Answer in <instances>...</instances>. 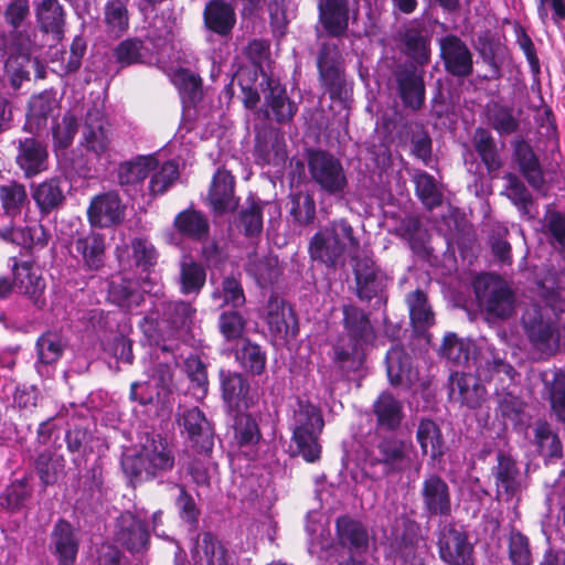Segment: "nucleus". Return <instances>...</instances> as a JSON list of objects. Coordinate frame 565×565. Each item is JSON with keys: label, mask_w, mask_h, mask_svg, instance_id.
Masks as SVG:
<instances>
[{"label": "nucleus", "mask_w": 565, "mask_h": 565, "mask_svg": "<svg viewBox=\"0 0 565 565\" xmlns=\"http://www.w3.org/2000/svg\"><path fill=\"white\" fill-rule=\"evenodd\" d=\"M195 308L183 300H160L154 303L140 321V329L150 344L161 351H172L173 344L168 341L190 328L195 316Z\"/></svg>", "instance_id": "nucleus-1"}, {"label": "nucleus", "mask_w": 565, "mask_h": 565, "mask_svg": "<svg viewBox=\"0 0 565 565\" xmlns=\"http://www.w3.org/2000/svg\"><path fill=\"white\" fill-rule=\"evenodd\" d=\"M174 457L166 440L159 435L147 433L141 438L140 449L135 455L124 456L121 467L131 480H150L170 471Z\"/></svg>", "instance_id": "nucleus-2"}, {"label": "nucleus", "mask_w": 565, "mask_h": 565, "mask_svg": "<svg viewBox=\"0 0 565 565\" xmlns=\"http://www.w3.org/2000/svg\"><path fill=\"white\" fill-rule=\"evenodd\" d=\"M359 241L353 235V228L344 220L333 221L330 226L318 231L309 243L310 257L313 260L333 266L345 254L355 250Z\"/></svg>", "instance_id": "nucleus-3"}, {"label": "nucleus", "mask_w": 565, "mask_h": 565, "mask_svg": "<svg viewBox=\"0 0 565 565\" xmlns=\"http://www.w3.org/2000/svg\"><path fill=\"white\" fill-rule=\"evenodd\" d=\"M308 171L318 190L335 199L348 192L349 180L343 163L327 150L311 149L307 153Z\"/></svg>", "instance_id": "nucleus-4"}, {"label": "nucleus", "mask_w": 565, "mask_h": 565, "mask_svg": "<svg viewBox=\"0 0 565 565\" xmlns=\"http://www.w3.org/2000/svg\"><path fill=\"white\" fill-rule=\"evenodd\" d=\"M323 427L320 409L305 397H297V407L294 409L292 439L298 452L308 462L320 458L321 447L318 437Z\"/></svg>", "instance_id": "nucleus-5"}, {"label": "nucleus", "mask_w": 565, "mask_h": 565, "mask_svg": "<svg viewBox=\"0 0 565 565\" xmlns=\"http://www.w3.org/2000/svg\"><path fill=\"white\" fill-rule=\"evenodd\" d=\"M524 333L532 348L544 355H552L559 345L555 322L548 317L546 308L533 306L522 316Z\"/></svg>", "instance_id": "nucleus-6"}, {"label": "nucleus", "mask_w": 565, "mask_h": 565, "mask_svg": "<svg viewBox=\"0 0 565 565\" xmlns=\"http://www.w3.org/2000/svg\"><path fill=\"white\" fill-rule=\"evenodd\" d=\"M480 306L492 318H510L515 308V298L510 287L499 277H479L475 284Z\"/></svg>", "instance_id": "nucleus-7"}, {"label": "nucleus", "mask_w": 565, "mask_h": 565, "mask_svg": "<svg viewBox=\"0 0 565 565\" xmlns=\"http://www.w3.org/2000/svg\"><path fill=\"white\" fill-rule=\"evenodd\" d=\"M249 391H222L227 413L234 419L235 438L241 446L256 444L260 433L255 419L245 411L248 408Z\"/></svg>", "instance_id": "nucleus-8"}, {"label": "nucleus", "mask_w": 565, "mask_h": 565, "mask_svg": "<svg viewBox=\"0 0 565 565\" xmlns=\"http://www.w3.org/2000/svg\"><path fill=\"white\" fill-rule=\"evenodd\" d=\"M353 273L356 285V296L361 301L370 302L376 299L377 302L384 298L387 286V276L376 266L372 256H354Z\"/></svg>", "instance_id": "nucleus-9"}, {"label": "nucleus", "mask_w": 565, "mask_h": 565, "mask_svg": "<svg viewBox=\"0 0 565 565\" xmlns=\"http://www.w3.org/2000/svg\"><path fill=\"white\" fill-rule=\"evenodd\" d=\"M146 518L147 512L143 509L120 513L116 519L115 541L131 553L147 550L150 535Z\"/></svg>", "instance_id": "nucleus-10"}, {"label": "nucleus", "mask_w": 565, "mask_h": 565, "mask_svg": "<svg viewBox=\"0 0 565 565\" xmlns=\"http://www.w3.org/2000/svg\"><path fill=\"white\" fill-rule=\"evenodd\" d=\"M511 146V163L525 179L529 185L540 191L545 186V173L539 154L531 142L523 136L513 138Z\"/></svg>", "instance_id": "nucleus-11"}, {"label": "nucleus", "mask_w": 565, "mask_h": 565, "mask_svg": "<svg viewBox=\"0 0 565 565\" xmlns=\"http://www.w3.org/2000/svg\"><path fill=\"white\" fill-rule=\"evenodd\" d=\"M423 511L428 518L439 516L447 519L451 515V492L446 480L435 473L424 477L420 488Z\"/></svg>", "instance_id": "nucleus-12"}, {"label": "nucleus", "mask_w": 565, "mask_h": 565, "mask_svg": "<svg viewBox=\"0 0 565 565\" xmlns=\"http://www.w3.org/2000/svg\"><path fill=\"white\" fill-rule=\"evenodd\" d=\"M397 94L405 108L418 110L425 102L423 71L413 63L399 65L394 72Z\"/></svg>", "instance_id": "nucleus-13"}, {"label": "nucleus", "mask_w": 565, "mask_h": 565, "mask_svg": "<svg viewBox=\"0 0 565 565\" xmlns=\"http://www.w3.org/2000/svg\"><path fill=\"white\" fill-rule=\"evenodd\" d=\"M439 556L447 565H473V547L467 534L451 524L440 527L438 534Z\"/></svg>", "instance_id": "nucleus-14"}, {"label": "nucleus", "mask_w": 565, "mask_h": 565, "mask_svg": "<svg viewBox=\"0 0 565 565\" xmlns=\"http://www.w3.org/2000/svg\"><path fill=\"white\" fill-rule=\"evenodd\" d=\"M440 57L445 71L458 78L471 75L473 71L472 53L457 35L448 34L439 40Z\"/></svg>", "instance_id": "nucleus-15"}, {"label": "nucleus", "mask_w": 565, "mask_h": 565, "mask_svg": "<svg viewBox=\"0 0 565 565\" xmlns=\"http://www.w3.org/2000/svg\"><path fill=\"white\" fill-rule=\"evenodd\" d=\"M150 347V360L143 362L146 380L142 384L148 388H171L177 369L174 348L164 352L158 349L156 353V345Z\"/></svg>", "instance_id": "nucleus-16"}, {"label": "nucleus", "mask_w": 565, "mask_h": 565, "mask_svg": "<svg viewBox=\"0 0 565 565\" xmlns=\"http://www.w3.org/2000/svg\"><path fill=\"white\" fill-rule=\"evenodd\" d=\"M235 178L225 170L218 168L213 174L210 190L209 203L215 215L232 213L238 206V198L235 195Z\"/></svg>", "instance_id": "nucleus-17"}, {"label": "nucleus", "mask_w": 565, "mask_h": 565, "mask_svg": "<svg viewBox=\"0 0 565 565\" xmlns=\"http://www.w3.org/2000/svg\"><path fill=\"white\" fill-rule=\"evenodd\" d=\"M79 548L77 530L66 520L60 519L50 536V550L58 565H74Z\"/></svg>", "instance_id": "nucleus-18"}, {"label": "nucleus", "mask_w": 565, "mask_h": 565, "mask_svg": "<svg viewBox=\"0 0 565 565\" xmlns=\"http://www.w3.org/2000/svg\"><path fill=\"white\" fill-rule=\"evenodd\" d=\"M65 342L61 334L52 331L42 333L35 342V369L41 377L50 379L55 365L63 356Z\"/></svg>", "instance_id": "nucleus-19"}, {"label": "nucleus", "mask_w": 565, "mask_h": 565, "mask_svg": "<svg viewBox=\"0 0 565 565\" xmlns=\"http://www.w3.org/2000/svg\"><path fill=\"white\" fill-rule=\"evenodd\" d=\"M411 362V356L402 345H392L385 355L386 373L390 383L394 386H405L404 388H427L424 383L415 384L417 374L412 370Z\"/></svg>", "instance_id": "nucleus-20"}, {"label": "nucleus", "mask_w": 565, "mask_h": 565, "mask_svg": "<svg viewBox=\"0 0 565 565\" xmlns=\"http://www.w3.org/2000/svg\"><path fill=\"white\" fill-rule=\"evenodd\" d=\"M157 166L158 159L152 154L137 156L131 160L124 161L118 167V183L126 193L132 195V192L142 188L143 181Z\"/></svg>", "instance_id": "nucleus-21"}, {"label": "nucleus", "mask_w": 565, "mask_h": 565, "mask_svg": "<svg viewBox=\"0 0 565 565\" xmlns=\"http://www.w3.org/2000/svg\"><path fill=\"white\" fill-rule=\"evenodd\" d=\"M35 20L42 33L60 42L65 34L66 13L58 0H39L34 3Z\"/></svg>", "instance_id": "nucleus-22"}, {"label": "nucleus", "mask_w": 565, "mask_h": 565, "mask_svg": "<svg viewBox=\"0 0 565 565\" xmlns=\"http://www.w3.org/2000/svg\"><path fill=\"white\" fill-rule=\"evenodd\" d=\"M498 463L492 468V476L495 481L498 497L510 500L521 491L522 475L516 461L510 456L499 452Z\"/></svg>", "instance_id": "nucleus-23"}, {"label": "nucleus", "mask_w": 565, "mask_h": 565, "mask_svg": "<svg viewBox=\"0 0 565 565\" xmlns=\"http://www.w3.org/2000/svg\"><path fill=\"white\" fill-rule=\"evenodd\" d=\"M376 418V428L395 431L404 418V404L391 391H382L372 405Z\"/></svg>", "instance_id": "nucleus-24"}, {"label": "nucleus", "mask_w": 565, "mask_h": 565, "mask_svg": "<svg viewBox=\"0 0 565 565\" xmlns=\"http://www.w3.org/2000/svg\"><path fill=\"white\" fill-rule=\"evenodd\" d=\"M125 206L117 193L107 192L97 195L88 207V217L92 224L108 227L121 222Z\"/></svg>", "instance_id": "nucleus-25"}, {"label": "nucleus", "mask_w": 565, "mask_h": 565, "mask_svg": "<svg viewBox=\"0 0 565 565\" xmlns=\"http://www.w3.org/2000/svg\"><path fill=\"white\" fill-rule=\"evenodd\" d=\"M203 21L209 31L227 38L236 23L235 9L226 0H210L203 11Z\"/></svg>", "instance_id": "nucleus-26"}, {"label": "nucleus", "mask_w": 565, "mask_h": 565, "mask_svg": "<svg viewBox=\"0 0 565 565\" xmlns=\"http://www.w3.org/2000/svg\"><path fill=\"white\" fill-rule=\"evenodd\" d=\"M266 322L271 335L277 340L289 341L298 333L297 319L292 310L277 299L270 298L268 301Z\"/></svg>", "instance_id": "nucleus-27"}, {"label": "nucleus", "mask_w": 565, "mask_h": 565, "mask_svg": "<svg viewBox=\"0 0 565 565\" xmlns=\"http://www.w3.org/2000/svg\"><path fill=\"white\" fill-rule=\"evenodd\" d=\"M47 149L35 138L20 140L17 163L24 175L32 178L47 169Z\"/></svg>", "instance_id": "nucleus-28"}, {"label": "nucleus", "mask_w": 565, "mask_h": 565, "mask_svg": "<svg viewBox=\"0 0 565 565\" xmlns=\"http://www.w3.org/2000/svg\"><path fill=\"white\" fill-rule=\"evenodd\" d=\"M191 561L193 565H227V550L215 535L204 532L191 547Z\"/></svg>", "instance_id": "nucleus-29"}, {"label": "nucleus", "mask_w": 565, "mask_h": 565, "mask_svg": "<svg viewBox=\"0 0 565 565\" xmlns=\"http://www.w3.org/2000/svg\"><path fill=\"white\" fill-rule=\"evenodd\" d=\"M108 297L121 310L131 315L138 313V308L146 300V295L140 290L139 282L125 277L111 280Z\"/></svg>", "instance_id": "nucleus-30"}, {"label": "nucleus", "mask_w": 565, "mask_h": 565, "mask_svg": "<svg viewBox=\"0 0 565 565\" xmlns=\"http://www.w3.org/2000/svg\"><path fill=\"white\" fill-rule=\"evenodd\" d=\"M173 225L177 234H171L169 242L174 245L179 244L177 235L198 242L205 238L210 230L206 216L193 209H188L177 214Z\"/></svg>", "instance_id": "nucleus-31"}, {"label": "nucleus", "mask_w": 565, "mask_h": 565, "mask_svg": "<svg viewBox=\"0 0 565 565\" xmlns=\"http://www.w3.org/2000/svg\"><path fill=\"white\" fill-rule=\"evenodd\" d=\"M319 20L330 36H342L349 24L348 0H320Z\"/></svg>", "instance_id": "nucleus-32"}, {"label": "nucleus", "mask_w": 565, "mask_h": 565, "mask_svg": "<svg viewBox=\"0 0 565 565\" xmlns=\"http://www.w3.org/2000/svg\"><path fill=\"white\" fill-rule=\"evenodd\" d=\"M265 106L267 116L271 114L277 122L290 121L298 110L296 103L288 97L286 88L274 81H268Z\"/></svg>", "instance_id": "nucleus-33"}, {"label": "nucleus", "mask_w": 565, "mask_h": 565, "mask_svg": "<svg viewBox=\"0 0 565 565\" xmlns=\"http://www.w3.org/2000/svg\"><path fill=\"white\" fill-rule=\"evenodd\" d=\"M392 535L396 547L405 557L413 555L415 548L424 542L420 524L405 514L396 518Z\"/></svg>", "instance_id": "nucleus-34"}, {"label": "nucleus", "mask_w": 565, "mask_h": 565, "mask_svg": "<svg viewBox=\"0 0 565 565\" xmlns=\"http://www.w3.org/2000/svg\"><path fill=\"white\" fill-rule=\"evenodd\" d=\"M206 281V270L202 264L195 262L190 255L180 259L179 289L183 296L198 297Z\"/></svg>", "instance_id": "nucleus-35"}, {"label": "nucleus", "mask_w": 565, "mask_h": 565, "mask_svg": "<svg viewBox=\"0 0 565 565\" xmlns=\"http://www.w3.org/2000/svg\"><path fill=\"white\" fill-rule=\"evenodd\" d=\"M475 352V343L470 339L459 338L454 332L444 335L438 350L440 358L445 359L450 367H465Z\"/></svg>", "instance_id": "nucleus-36"}, {"label": "nucleus", "mask_w": 565, "mask_h": 565, "mask_svg": "<svg viewBox=\"0 0 565 565\" xmlns=\"http://www.w3.org/2000/svg\"><path fill=\"white\" fill-rule=\"evenodd\" d=\"M172 84L179 92L184 109L194 107L202 98V81L194 72L179 67L170 75Z\"/></svg>", "instance_id": "nucleus-37"}, {"label": "nucleus", "mask_w": 565, "mask_h": 565, "mask_svg": "<svg viewBox=\"0 0 565 565\" xmlns=\"http://www.w3.org/2000/svg\"><path fill=\"white\" fill-rule=\"evenodd\" d=\"M473 147L488 174L495 178L503 166V161L491 132L484 128H477L473 136Z\"/></svg>", "instance_id": "nucleus-38"}, {"label": "nucleus", "mask_w": 565, "mask_h": 565, "mask_svg": "<svg viewBox=\"0 0 565 565\" xmlns=\"http://www.w3.org/2000/svg\"><path fill=\"white\" fill-rule=\"evenodd\" d=\"M32 199L41 215L60 209L65 200L62 181L58 178H51L36 184L32 190Z\"/></svg>", "instance_id": "nucleus-39"}, {"label": "nucleus", "mask_w": 565, "mask_h": 565, "mask_svg": "<svg viewBox=\"0 0 565 565\" xmlns=\"http://www.w3.org/2000/svg\"><path fill=\"white\" fill-rule=\"evenodd\" d=\"M13 282L19 292L26 296L36 308L41 309L45 306V298L43 297L44 279L33 271L28 264L17 267Z\"/></svg>", "instance_id": "nucleus-40"}, {"label": "nucleus", "mask_w": 565, "mask_h": 565, "mask_svg": "<svg viewBox=\"0 0 565 565\" xmlns=\"http://www.w3.org/2000/svg\"><path fill=\"white\" fill-rule=\"evenodd\" d=\"M340 58L341 54L337 44L322 43L317 58V66L322 83L328 87L335 86L340 83Z\"/></svg>", "instance_id": "nucleus-41"}, {"label": "nucleus", "mask_w": 565, "mask_h": 565, "mask_svg": "<svg viewBox=\"0 0 565 565\" xmlns=\"http://www.w3.org/2000/svg\"><path fill=\"white\" fill-rule=\"evenodd\" d=\"M74 247L88 269L97 270L103 266L105 257L103 235L90 232L85 236H79L74 241Z\"/></svg>", "instance_id": "nucleus-42"}, {"label": "nucleus", "mask_w": 565, "mask_h": 565, "mask_svg": "<svg viewBox=\"0 0 565 565\" xmlns=\"http://www.w3.org/2000/svg\"><path fill=\"white\" fill-rule=\"evenodd\" d=\"M343 323L348 338L366 344L373 338V328L367 315L355 306H344Z\"/></svg>", "instance_id": "nucleus-43"}, {"label": "nucleus", "mask_w": 565, "mask_h": 565, "mask_svg": "<svg viewBox=\"0 0 565 565\" xmlns=\"http://www.w3.org/2000/svg\"><path fill=\"white\" fill-rule=\"evenodd\" d=\"M183 426L192 441L205 450L212 448V428L202 411L198 407L188 409L183 414Z\"/></svg>", "instance_id": "nucleus-44"}, {"label": "nucleus", "mask_w": 565, "mask_h": 565, "mask_svg": "<svg viewBox=\"0 0 565 565\" xmlns=\"http://www.w3.org/2000/svg\"><path fill=\"white\" fill-rule=\"evenodd\" d=\"M417 441L425 455L433 460L440 459L445 454V445L438 425L431 419H422L416 431Z\"/></svg>", "instance_id": "nucleus-45"}, {"label": "nucleus", "mask_w": 565, "mask_h": 565, "mask_svg": "<svg viewBox=\"0 0 565 565\" xmlns=\"http://www.w3.org/2000/svg\"><path fill=\"white\" fill-rule=\"evenodd\" d=\"M335 530L339 543L344 547L360 548L367 545V532L361 522L343 515L337 519Z\"/></svg>", "instance_id": "nucleus-46"}, {"label": "nucleus", "mask_w": 565, "mask_h": 565, "mask_svg": "<svg viewBox=\"0 0 565 565\" xmlns=\"http://www.w3.org/2000/svg\"><path fill=\"white\" fill-rule=\"evenodd\" d=\"M411 321L416 330L425 331L435 323V315L427 296L420 289H416L407 296Z\"/></svg>", "instance_id": "nucleus-47"}, {"label": "nucleus", "mask_w": 565, "mask_h": 565, "mask_svg": "<svg viewBox=\"0 0 565 565\" xmlns=\"http://www.w3.org/2000/svg\"><path fill=\"white\" fill-rule=\"evenodd\" d=\"M376 451L377 455H371V463H383L390 471L399 469L405 458L404 443L393 437L383 438Z\"/></svg>", "instance_id": "nucleus-48"}, {"label": "nucleus", "mask_w": 565, "mask_h": 565, "mask_svg": "<svg viewBox=\"0 0 565 565\" xmlns=\"http://www.w3.org/2000/svg\"><path fill=\"white\" fill-rule=\"evenodd\" d=\"M264 203L252 194L246 199V205L238 215V225L244 228L246 236H256L263 230Z\"/></svg>", "instance_id": "nucleus-49"}, {"label": "nucleus", "mask_w": 565, "mask_h": 565, "mask_svg": "<svg viewBox=\"0 0 565 565\" xmlns=\"http://www.w3.org/2000/svg\"><path fill=\"white\" fill-rule=\"evenodd\" d=\"M414 183L417 196L427 209L431 210L441 204L443 193L433 175L426 171H417Z\"/></svg>", "instance_id": "nucleus-50"}, {"label": "nucleus", "mask_w": 565, "mask_h": 565, "mask_svg": "<svg viewBox=\"0 0 565 565\" xmlns=\"http://www.w3.org/2000/svg\"><path fill=\"white\" fill-rule=\"evenodd\" d=\"M179 178V166L174 160H167L151 171L149 193L151 196L163 194Z\"/></svg>", "instance_id": "nucleus-51"}, {"label": "nucleus", "mask_w": 565, "mask_h": 565, "mask_svg": "<svg viewBox=\"0 0 565 565\" xmlns=\"http://www.w3.org/2000/svg\"><path fill=\"white\" fill-rule=\"evenodd\" d=\"M535 445L541 456L545 458H561L563 456V446L556 434L545 422L536 424L534 429Z\"/></svg>", "instance_id": "nucleus-52"}, {"label": "nucleus", "mask_w": 565, "mask_h": 565, "mask_svg": "<svg viewBox=\"0 0 565 565\" xmlns=\"http://www.w3.org/2000/svg\"><path fill=\"white\" fill-rule=\"evenodd\" d=\"M0 201L7 216L10 218L19 216L28 201L25 188L17 182L0 186Z\"/></svg>", "instance_id": "nucleus-53"}, {"label": "nucleus", "mask_w": 565, "mask_h": 565, "mask_svg": "<svg viewBox=\"0 0 565 565\" xmlns=\"http://www.w3.org/2000/svg\"><path fill=\"white\" fill-rule=\"evenodd\" d=\"M105 21L108 32L119 36L129 28L127 3L124 0H108L105 6Z\"/></svg>", "instance_id": "nucleus-54"}, {"label": "nucleus", "mask_w": 565, "mask_h": 565, "mask_svg": "<svg viewBox=\"0 0 565 565\" xmlns=\"http://www.w3.org/2000/svg\"><path fill=\"white\" fill-rule=\"evenodd\" d=\"M490 124L500 136H510L520 128V121L515 117L513 109L500 104H494L491 109Z\"/></svg>", "instance_id": "nucleus-55"}, {"label": "nucleus", "mask_w": 565, "mask_h": 565, "mask_svg": "<svg viewBox=\"0 0 565 565\" xmlns=\"http://www.w3.org/2000/svg\"><path fill=\"white\" fill-rule=\"evenodd\" d=\"M78 120L71 114L66 113L61 121H57L52 128L53 146L55 150L67 149L77 132Z\"/></svg>", "instance_id": "nucleus-56"}, {"label": "nucleus", "mask_w": 565, "mask_h": 565, "mask_svg": "<svg viewBox=\"0 0 565 565\" xmlns=\"http://www.w3.org/2000/svg\"><path fill=\"white\" fill-rule=\"evenodd\" d=\"M57 102L53 94L43 92L33 96L29 102L28 117L36 126L45 125L47 117L56 108Z\"/></svg>", "instance_id": "nucleus-57"}, {"label": "nucleus", "mask_w": 565, "mask_h": 565, "mask_svg": "<svg viewBox=\"0 0 565 565\" xmlns=\"http://www.w3.org/2000/svg\"><path fill=\"white\" fill-rule=\"evenodd\" d=\"M499 411L504 419L515 425H525L530 416L525 414V404L512 391H507L499 402Z\"/></svg>", "instance_id": "nucleus-58"}, {"label": "nucleus", "mask_w": 565, "mask_h": 565, "mask_svg": "<svg viewBox=\"0 0 565 565\" xmlns=\"http://www.w3.org/2000/svg\"><path fill=\"white\" fill-rule=\"evenodd\" d=\"M213 299H222L220 306L242 307L245 303V295L242 284L234 277H225L222 281V289H216L212 294Z\"/></svg>", "instance_id": "nucleus-59"}, {"label": "nucleus", "mask_w": 565, "mask_h": 565, "mask_svg": "<svg viewBox=\"0 0 565 565\" xmlns=\"http://www.w3.org/2000/svg\"><path fill=\"white\" fill-rule=\"evenodd\" d=\"M363 347L364 344L353 341L350 338H348V340L342 338L333 345V360L339 363L342 369L348 364L353 365L355 362L361 361Z\"/></svg>", "instance_id": "nucleus-60"}, {"label": "nucleus", "mask_w": 565, "mask_h": 565, "mask_svg": "<svg viewBox=\"0 0 565 565\" xmlns=\"http://www.w3.org/2000/svg\"><path fill=\"white\" fill-rule=\"evenodd\" d=\"M131 253L136 266L142 270H149L157 264L158 252L148 238H134L131 241Z\"/></svg>", "instance_id": "nucleus-61"}, {"label": "nucleus", "mask_w": 565, "mask_h": 565, "mask_svg": "<svg viewBox=\"0 0 565 565\" xmlns=\"http://www.w3.org/2000/svg\"><path fill=\"white\" fill-rule=\"evenodd\" d=\"M237 359L242 365L253 374H260L266 365V354L260 345L245 340L242 349L237 352Z\"/></svg>", "instance_id": "nucleus-62"}, {"label": "nucleus", "mask_w": 565, "mask_h": 565, "mask_svg": "<svg viewBox=\"0 0 565 565\" xmlns=\"http://www.w3.org/2000/svg\"><path fill=\"white\" fill-rule=\"evenodd\" d=\"M290 214L300 225L313 222L316 217V203L309 193H298L292 196Z\"/></svg>", "instance_id": "nucleus-63"}, {"label": "nucleus", "mask_w": 565, "mask_h": 565, "mask_svg": "<svg viewBox=\"0 0 565 565\" xmlns=\"http://www.w3.org/2000/svg\"><path fill=\"white\" fill-rule=\"evenodd\" d=\"M30 498L31 490L25 479L13 481L4 492L6 507L12 512L23 509Z\"/></svg>", "instance_id": "nucleus-64"}]
</instances>
